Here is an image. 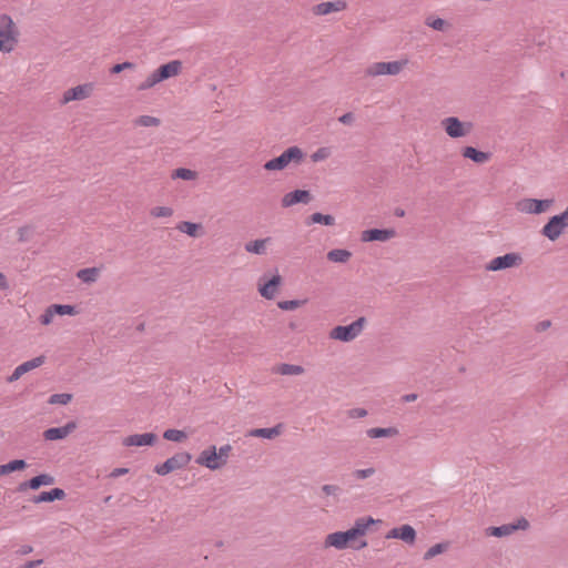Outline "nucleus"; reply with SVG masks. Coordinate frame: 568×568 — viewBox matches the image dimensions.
I'll list each match as a JSON object with an SVG mask.
<instances>
[{"label": "nucleus", "mask_w": 568, "mask_h": 568, "mask_svg": "<svg viewBox=\"0 0 568 568\" xmlns=\"http://www.w3.org/2000/svg\"><path fill=\"white\" fill-rule=\"evenodd\" d=\"M32 550H33L32 546H30V545H23V546H21V547H20V549L18 550V552H19L20 555H29V554H31V552H32Z\"/></svg>", "instance_id": "60"}, {"label": "nucleus", "mask_w": 568, "mask_h": 568, "mask_svg": "<svg viewBox=\"0 0 568 568\" xmlns=\"http://www.w3.org/2000/svg\"><path fill=\"white\" fill-rule=\"evenodd\" d=\"M523 263V257L519 253L511 252L501 256L490 260L485 268L490 272H497L506 268L518 267Z\"/></svg>", "instance_id": "7"}, {"label": "nucleus", "mask_w": 568, "mask_h": 568, "mask_svg": "<svg viewBox=\"0 0 568 568\" xmlns=\"http://www.w3.org/2000/svg\"><path fill=\"white\" fill-rule=\"evenodd\" d=\"M18 29L8 14L0 16V52H11L18 43Z\"/></svg>", "instance_id": "2"}, {"label": "nucleus", "mask_w": 568, "mask_h": 568, "mask_svg": "<svg viewBox=\"0 0 568 568\" xmlns=\"http://www.w3.org/2000/svg\"><path fill=\"white\" fill-rule=\"evenodd\" d=\"M395 236L396 231L394 229H369L362 232L361 240L363 242H386Z\"/></svg>", "instance_id": "15"}, {"label": "nucleus", "mask_w": 568, "mask_h": 568, "mask_svg": "<svg viewBox=\"0 0 568 568\" xmlns=\"http://www.w3.org/2000/svg\"><path fill=\"white\" fill-rule=\"evenodd\" d=\"M307 224H323L332 226L335 224V219L331 214H322L320 212H315L310 216Z\"/></svg>", "instance_id": "33"}, {"label": "nucleus", "mask_w": 568, "mask_h": 568, "mask_svg": "<svg viewBox=\"0 0 568 568\" xmlns=\"http://www.w3.org/2000/svg\"><path fill=\"white\" fill-rule=\"evenodd\" d=\"M32 232H33V227L32 226H30V225L21 226L18 230L19 241L20 242H26L29 239V236L32 234Z\"/></svg>", "instance_id": "51"}, {"label": "nucleus", "mask_w": 568, "mask_h": 568, "mask_svg": "<svg viewBox=\"0 0 568 568\" xmlns=\"http://www.w3.org/2000/svg\"><path fill=\"white\" fill-rule=\"evenodd\" d=\"M425 24L437 31H444L447 27V22L444 19L434 17L426 18Z\"/></svg>", "instance_id": "42"}, {"label": "nucleus", "mask_w": 568, "mask_h": 568, "mask_svg": "<svg viewBox=\"0 0 568 568\" xmlns=\"http://www.w3.org/2000/svg\"><path fill=\"white\" fill-rule=\"evenodd\" d=\"M395 215L398 216V217H402L405 215V211L403 209H397L395 211Z\"/></svg>", "instance_id": "64"}, {"label": "nucleus", "mask_w": 568, "mask_h": 568, "mask_svg": "<svg viewBox=\"0 0 568 568\" xmlns=\"http://www.w3.org/2000/svg\"><path fill=\"white\" fill-rule=\"evenodd\" d=\"M305 153L296 145L290 146L281 155L264 163L263 168L266 171H282L291 163L300 165L304 160Z\"/></svg>", "instance_id": "1"}, {"label": "nucleus", "mask_w": 568, "mask_h": 568, "mask_svg": "<svg viewBox=\"0 0 568 568\" xmlns=\"http://www.w3.org/2000/svg\"><path fill=\"white\" fill-rule=\"evenodd\" d=\"M156 440V435L153 433L134 434L123 439V445L130 446H152Z\"/></svg>", "instance_id": "19"}, {"label": "nucleus", "mask_w": 568, "mask_h": 568, "mask_svg": "<svg viewBox=\"0 0 568 568\" xmlns=\"http://www.w3.org/2000/svg\"><path fill=\"white\" fill-rule=\"evenodd\" d=\"M53 483H54L53 476H51L49 474H40V475L31 478L30 480L20 484L19 489L24 490L27 488H30V489L36 490V489L40 488L41 486L52 485Z\"/></svg>", "instance_id": "20"}, {"label": "nucleus", "mask_w": 568, "mask_h": 568, "mask_svg": "<svg viewBox=\"0 0 568 568\" xmlns=\"http://www.w3.org/2000/svg\"><path fill=\"white\" fill-rule=\"evenodd\" d=\"M159 77L162 81L176 77L182 71V62L180 60H172L156 69Z\"/></svg>", "instance_id": "21"}, {"label": "nucleus", "mask_w": 568, "mask_h": 568, "mask_svg": "<svg viewBox=\"0 0 568 568\" xmlns=\"http://www.w3.org/2000/svg\"><path fill=\"white\" fill-rule=\"evenodd\" d=\"M311 201V193L306 190H295L286 193L282 200L281 204L283 207H290L298 203L307 204Z\"/></svg>", "instance_id": "18"}, {"label": "nucleus", "mask_w": 568, "mask_h": 568, "mask_svg": "<svg viewBox=\"0 0 568 568\" xmlns=\"http://www.w3.org/2000/svg\"><path fill=\"white\" fill-rule=\"evenodd\" d=\"M352 256V253L345 248H334L327 253V260L334 263H346Z\"/></svg>", "instance_id": "32"}, {"label": "nucleus", "mask_w": 568, "mask_h": 568, "mask_svg": "<svg viewBox=\"0 0 568 568\" xmlns=\"http://www.w3.org/2000/svg\"><path fill=\"white\" fill-rule=\"evenodd\" d=\"M71 398H72V396L70 394H67V393L53 394L50 397L49 403L50 404L67 405L71 400Z\"/></svg>", "instance_id": "48"}, {"label": "nucleus", "mask_w": 568, "mask_h": 568, "mask_svg": "<svg viewBox=\"0 0 568 568\" xmlns=\"http://www.w3.org/2000/svg\"><path fill=\"white\" fill-rule=\"evenodd\" d=\"M9 287L6 275L0 272V290H7Z\"/></svg>", "instance_id": "61"}, {"label": "nucleus", "mask_w": 568, "mask_h": 568, "mask_svg": "<svg viewBox=\"0 0 568 568\" xmlns=\"http://www.w3.org/2000/svg\"><path fill=\"white\" fill-rule=\"evenodd\" d=\"M191 458V454L186 452L175 454L168 458L163 464L156 465L154 471L158 475L165 476L174 470L185 467L190 463Z\"/></svg>", "instance_id": "8"}, {"label": "nucleus", "mask_w": 568, "mask_h": 568, "mask_svg": "<svg viewBox=\"0 0 568 568\" xmlns=\"http://www.w3.org/2000/svg\"><path fill=\"white\" fill-rule=\"evenodd\" d=\"M282 433V425H276L274 427H270V428H255V429H251L248 433H247V436L250 437H260V438H264V439H273L275 437H277L278 435H281Z\"/></svg>", "instance_id": "24"}, {"label": "nucleus", "mask_w": 568, "mask_h": 568, "mask_svg": "<svg viewBox=\"0 0 568 568\" xmlns=\"http://www.w3.org/2000/svg\"><path fill=\"white\" fill-rule=\"evenodd\" d=\"M550 325H551V322L549 320H545L537 324L536 329L538 332H542V331H546L547 328H549Z\"/></svg>", "instance_id": "58"}, {"label": "nucleus", "mask_w": 568, "mask_h": 568, "mask_svg": "<svg viewBox=\"0 0 568 568\" xmlns=\"http://www.w3.org/2000/svg\"><path fill=\"white\" fill-rule=\"evenodd\" d=\"M343 538L345 539L346 547H351L355 550H361L367 547V541L365 538H359L352 528L346 531H342Z\"/></svg>", "instance_id": "22"}, {"label": "nucleus", "mask_w": 568, "mask_h": 568, "mask_svg": "<svg viewBox=\"0 0 568 568\" xmlns=\"http://www.w3.org/2000/svg\"><path fill=\"white\" fill-rule=\"evenodd\" d=\"M408 59L388 62H373L365 69V74L371 78L381 75H398L407 65Z\"/></svg>", "instance_id": "4"}, {"label": "nucleus", "mask_w": 568, "mask_h": 568, "mask_svg": "<svg viewBox=\"0 0 568 568\" xmlns=\"http://www.w3.org/2000/svg\"><path fill=\"white\" fill-rule=\"evenodd\" d=\"M26 467L27 463L23 459H13L4 465H0V476L24 469Z\"/></svg>", "instance_id": "35"}, {"label": "nucleus", "mask_w": 568, "mask_h": 568, "mask_svg": "<svg viewBox=\"0 0 568 568\" xmlns=\"http://www.w3.org/2000/svg\"><path fill=\"white\" fill-rule=\"evenodd\" d=\"M560 216L562 217V222L565 223L566 227H568V204L565 211L560 213Z\"/></svg>", "instance_id": "63"}, {"label": "nucleus", "mask_w": 568, "mask_h": 568, "mask_svg": "<svg viewBox=\"0 0 568 568\" xmlns=\"http://www.w3.org/2000/svg\"><path fill=\"white\" fill-rule=\"evenodd\" d=\"M552 199L538 200L524 197L515 203V207L519 213L538 215L546 213L552 206Z\"/></svg>", "instance_id": "5"}, {"label": "nucleus", "mask_w": 568, "mask_h": 568, "mask_svg": "<svg viewBox=\"0 0 568 568\" xmlns=\"http://www.w3.org/2000/svg\"><path fill=\"white\" fill-rule=\"evenodd\" d=\"M375 473H376V469L374 467H367V468H363V469H355L352 473V477L354 479H356V480H364V479L369 478L373 475H375Z\"/></svg>", "instance_id": "45"}, {"label": "nucleus", "mask_w": 568, "mask_h": 568, "mask_svg": "<svg viewBox=\"0 0 568 568\" xmlns=\"http://www.w3.org/2000/svg\"><path fill=\"white\" fill-rule=\"evenodd\" d=\"M65 497V493L61 488H53L50 491H42L38 496H34L32 501L34 504L51 503L54 500H61Z\"/></svg>", "instance_id": "23"}, {"label": "nucleus", "mask_w": 568, "mask_h": 568, "mask_svg": "<svg viewBox=\"0 0 568 568\" xmlns=\"http://www.w3.org/2000/svg\"><path fill=\"white\" fill-rule=\"evenodd\" d=\"M55 313L52 311V306L45 308V311L40 315L39 321L42 325L47 326L53 322V317Z\"/></svg>", "instance_id": "49"}, {"label": "nucleus", "mask_w": 568, "mask_h": 568, "mask_svg": "<svg viewBox=\"0 0 568 568\" xmlns=\"http://www.w3.org/2000/svg\"><path fill=\"white\" fill-rule=\"evenodd\" d=\"M271 241V237L258 239L247 242L244 246L245 251L252 254L263 255L266 253V244Z\"/></svg>", "instance_id": "29"}, {"label": "nucleus", "mask_w": 568, "mask_h": 568, "mask_svg": "<svg viewBox=\"0 0 568 568\" xmlns=\"http://www.w3.org/2000/svg\"><path fill=\"white\" fill-rule=\"evenodd\" d=\"M348 416L351 418H363L367 416V410L364 408H353L348 410Z\"/></svg>", "instance_id": "53"}, {"label": "nucleus", "mask_w": 568, "mask_h": 568, "mask_svg": "<svg viewBox=\"0 0 568 568\" xmlns=\"http://www.w3.org/2000/svg\"><path fill=\"white\" fill-rule=\"evenodd\" d=\"M446 549H447V544H443V542L436 544V545L432 546L424 554V559L429 560V559L434 558L435 556L443 554Z\"/></svg>", "instance_id": "44"}, {"label": "nucleus", "mask_w": 568, "mask_h": 568, "mask_svg": "<svg viewBox=\"0 0 568 568\" xmlns=\"http://www.w3.org/2000/svg\"><path fill=\"white\" fill-rule=\"evenodd\" d=\"M338 121L343 124H352L354 121V114L352 112H347L338 118Z\"/></svg>", "instance_id": "55"}, {"label": "nucleus", "mask_w": 568, "mask_h": 568, "mask_svg": "<svg viewBox=\"0 0 568 568\" xmlns=\"http://www.w3.org/2000/svg\"><path fill=\"white\" fill-rule=\"evenodd\" d=\"M163 438L170 442L181 443L187 438V434L181 429L170 428L163 433Z\"/></svg>", "instance_id": "38"}, {"label": "nucleus", "mask_w": 568, "mask_h": 568, "mask_svg": "<svg viewBox=\"0 0 568 568\" xmlns=\"http://www.w3.org/2000/svg\"><path fill=\"white\" fill-rule=\"evenodd\" d=\"M347 8V3L345 0H335V1H326L321 2L313 7L312 11L315 16H327L333 12H341Z\"/></svg>", "instance_id": "16"}, {"label": "nucleus", "mask_w": 568, "mask_h": 568, "mask_svg": "<svg viewBox=\"0 0 568 568\" xmlns=\"http://www.w3.org/2000/svg\"><path fill=\"white\" fill-rule=\"evenodd\" d=\"M399 539L408 545H413L416 540V530L410 525L399 526Z\"/></svg>", "instance_id": "36"}, {"label": "nucleus", "mask_w": 568, "mask_h": 568, "mask_svg": "<svg viewBox=\"0 0 568 568\" xmlns=\"http://www.w3.org/2000/svg\"><path fill=\"white\" fill-rule=\"evenodd\" d=\"M304 367L301 366V365H295V364H281L278 367H277V373L281 374V375H286V376H296V375H302L304 373Z\"/></svg>", "instance_id": "34"}, {"label": "nucleus", "mask_w": 568, "mask_h": 568, "mask_svg": "<svg viewBox=\"0 0 568 568\" xmlns=\"http://www.w3.org/2000/svg\"><path fill=\"white\" fill-rule=\"evenodd\" d=\"M150 215L155 219L171 217L173 215V209L170 206H154L151 209Z\"/></svg>", "instance_id": "40"}, {"label": "nucleus", "mask_w": 568, "mask_h": 568, "mask_svg": "<svg viewBox=\"0 0 568 568\" xmlns=\"http://www.w3.org/2000/svg\"><path fill=\"white\" fill-rule=\"evenodd\" d=\"M77 428V424L74 422H69L64 426L61 427H52L48 428L43 432V437L45 440H60L68 437L74 429Z\"/></svg>", "instance_id": "17"}, {"label": "nucleus", "mask_w": 568, "mask_h": 568, "mask_svg": "<svg viewBox=\"0 0 568 568\" xmlns=\"http://www.w3.org/2000/svg\"><path fill=\"white\" fill-rule=\"evenodd\" d=\"M51 306L55 315H75L78 313L72 305L52 304Z\"/></svg>", "instance_id": "41"}, {"label": "nucleus", "mask_w": 568, "mask_h": 568, "mask_svg": "<svg viewBox=\"0 0 568 568\" xmlns=\"http://www.w3.org/2000/svg\"><path fill=\"white\" fill-rule=\"evenodd\" d=\"M129 471L128 468H114L111 473H110V477L112 478H116V477H120L122 475H125L126 473Z\"/></svg>", "instance_id": "57"}, {"label": "nucleus", "mask_w": 568, "mask_h": 568, "mask_svg": "<svg viewBox=\"0 0 568 568\" xmlns=\"http://www.w3.org/2000/svg\"><path fill=\"white\" fill-rule=\"evenodd\" d=\"M100 275V268L87 267L77 272V277L83 283L91 284L98 281Z\"/></svg>", "instance_id": "31"}, {"label": "nucleus", "mask_w": 568, "mask_h": 568, "mask_svg": "<svg viewBox=\"0 0 568 568\" xmlns=\"http://www.w3.org/2000/svg\"><path fill=\"white\" fill-rule=\"evenodd\" d=\"M386 538H396V539H399V527H395V528L390 529V530L387 532Z\"/></svg>", "instance_id": "59"}, {"label": "nucleus", "mask_w": 568, "mask_h": 568, "mask_svg": "<svg viewBox=\"0 0 568 568\" xmlns=\"http://www.w3.org/2000/svg\"><path fill=\"white\" fill-rule=\"evenodd\" d=\"M282 283L281 275L276 272L271 278L261 277L258 281V293L266 300H273Z\"/></svg>", "instance_id": "12"}, {"label": "nucleus", "mask_w": 568, "mask_h": 568, "mask_svg": "<svg viewBox=\"0 0 568 568\" xmlns=\"http://www.w3.org/2000/svg\"><path fill=\"white\" fill-rule=\"evenodd\" d=\"M176 229L191 237H199L203 234L202 225L194 222L183 221L176 225Z\"/></svg>", "instance_id": "27"}, {"label": "nucleus", "mask_w": 568, "mask_h": 568, "mask_svg": "<svg viewBox=\"0 0 568 568\" xmlns=\"http://www.w3.org/2000/svg\"><path fill=\"white\" fill-rule=\"evenodd\" d=\"M566 229L565 223L560 214L551 216L548 222L542 226L540 233L542 236L551 242H555L560 237Z\"/></svg>", "instance_id": "11"}, {"label": "nucleus", "mask_w": 568, "mask_h": 568, "mask_svg": "<svg viewBox=\"0 0 568 568\" xmlns=\"http://www.w3.org/2000/svg\"><path fill=\"white\" fill-rule=\"evenodd\" d=\"M172 178L190 181V180H194L196 178V173L190 169L180 168L173 172Z\"/></svg>", "instance_id": "43"}, {"label": "nucleus", "mask_w": 568, "mask_h": 568, "mask_svg": "<svg viewBox=\"0 0 568 568\" xmlns=\"http://www.w3.org/2000/svg\"><path fill=\"white\" fill-rule=\"evenodd\" d=\"M304 304L301 300L281 301L277 306L283 311H293Z\"/></svg>", "instance_id": "46"}, {"label": "nucleus", "mask_w": 568, "mask_h": 568, "mask_svg": "<svg viewBox=\"0 0 568 568\" xmlns=\"http://www.w3.org/2000/svg\"><path fill=\"white\" fill-rule=\"evenodd\" d=\"M162 82L161 78L159 77V72L154 70L152 73H150L138 87V90L140 91H146L151 88L155 87L158 83Z\"/></svg>", "instance_id": "37"}, {"label": "nucleus", "mask_w": 568, "mask_h": 568, "mask_svg": "<svg viewBox=\"0 0 568 568\" xmlns=\"http://www.w3.org/2000/svg\"><path fill=\"white\" fill-rule=\"evenodd\" d=\"M132 68H134V64L132 62H129V61L123 62V63H118V64L112 67L111 73H120L123 70L132 69Z\"/></svg>", "instance_id": "52"}, {"label": "nucleus", "mask_w": 568, "mask_h": 568, "mask_svg": "<svg viewBox=\"0 0 568 568\" xmlns=\"http://www.w3.org/2000/svg\"><path fill=\"white\" fill-rule=\"evenodd\" d=\"M331 155V150L328 148H320L312 155L311 159L313 162H321L327 159Z\"/></svg>", "instance_id": "47"}, {"label": "nucleus", "mask_w": 568, "mask_h": 568, "mask_svg": "<svg viewBox=\"0 0 568 568\" xmlns=\"http://www.w3.org/2000/svg\"><path fill=\"white\" fill-rule=\"evenodd\" d=\"M230 452H231L230 445L221 446L217 452V456L221 457V460H225V463H226Z\"/></svg>", "instance_id": "54"}, {"label": "nucleus", "mask_w": 568, "mask_h": 568, "mask_svg": "<svg viewBox=\"0 0 568 568\" xmlns=\"http://www.w3.org/2000/svg\"><path fill=\"white\" fill-rule=\"evenodd\" d=\"M398 429L396 427H373L366 430L367 437L375 438H385V437H395L398 435Z\"/></svg>", "instance_id": "26"}, {"label": "nucleus", "mask_w": 568, "mask_h": 568, "mask_svg": "<svg viewBox=\"0 0 568 568\" xmlns=\"http://www.w3.org/2000/svg\"><path fill=\"white\" fill-rule=\"evenodd\" d=\"M324 547L325 548L333 547L338 550L347 548L346 544H345V539L343 538L342 531H335V532L328 534L325 538Z\"/></svg>", "instance_id": "30"}, {"label": "nucleus", "mask_w": 568, "mask_h": 568, "mask_svg": "<svg viewBox=\"0 0 568 568\" xmlns=\"http://www.w3.org/2000/svg\"><path fill=\"white\" fill-rule=\"evenodd\" d=\"M44 361H45L44 356L41 355V356L34 357L30 361H27V362L18 365L14 368V371L12 372V374L7 377V382L13 383V382L18 381L26 373L40 367L44 363Z\"/></svg>", "instance_id": "14"}, {"label": "nucleus", "mask_w": 568, "mask_h": 568, "mask_svg": "<svg viewBox=\"0 0 568 568\" xmlns=\"http://www.w3.org/2000/svg\"><path fill=\"white\" fill-rule=\"evenodd\" d=\"M322 491L326 496H338L342 493V489L337 485L326 484L322 486Z\"/></svg>", "instance_id": "50"}, {"label": "nucleus", "mask_w": 568, "mask_h": 568, "mask_svg": "<svg viewBox=\"0 0 568 568\" xmlns=\"http://www.w3.org/2000/svg\"><path fill=\"white\" fill-rule=\"evenodd\" d=\"M366 325L365 317H358L356 321L352 322L349 325H338L329 331V338L335 341H341L344 343H348L357 338L364 327Z\"/></svg>", "instance_id": "3"}, {"label": "nucleus", "mask_w": 568, "mask_h": 568, "mask_svg": "<svg viewBox=\"0 0 568 568\" xmlns=\"http://www.w3.org/2000/svg\"><path fill=\"white\" fill-rule=\"evenodd\" d=\"M196 463L199 465L205 466L211 470L219 469L225 465V460H221V457L217 456L215 446H211L202 450L199 457L196 458Z\"/></svg>", "instance_id": "13"}, {"label": "nucleus", "mask_w": 568, "mask_h": 568, "mask_svg": "<svg viewBox=\"0 0 568 568\" xmlns=\"http://www.w3.org/2000/svg\"><path fill=\"white\" fill-rule=\"evenodd\" d=\"M377 521L373 517H362L355 520L352 529L359 538H364L369 527Z\"/></svg>", "instance_id": "28"}, {"label": "nucleus", "mask_w": 568, "mask_h": 568, "mask_svg": "<svg viewBox=\"0 0 568 568\" xmlns=\"http://www.w3.org/2000/svg\"><path fill=\"white\" fill-rule=\"evenodd\" d=\"M463 156L475 163H485L490 159V153L479 151L473 146H466L463 149Z\"/></svg>", "instance_id": "25"}, {"label": "nucleus", "mask_w": 568, "mask_h": 568, "mask_svg": "<svg viewBox=\"0 0 568 568\" xmlns=\"http://www.w3.org/2000/svg\"><path fill=\"white\" fill-rule=\"evenodd\" d=\"M442 126L449 138L458 139L468 135L473 130L471 122H463L456 116H448L442 120Z\"/></svg>", "instance_id": "6"}, {"label": "nucleus", "mask_w": 568, "mask_h": 568, "mask_svg": "<svg viewBox=\"0 0 568 568\" xmlns=\"http://www.w3.org/2000/svg\"><path fill=\"white\" fill-rule=\"evenodd\" d=\"M94 84L93 83H83L79 84L74 88H71L63 92L60 103L62 105L68 104L72 101H82L90 98L93 93Z\"/></svg>", "instance_id": "10"}, {"label": "nucleus", "mask_w": 568, "mask_h": 568, "mask_svg": "<svg viewBox=\"0 0 568 568\" xmlns=\"http://www.w3.org/2000/svg\"><path fill=\"white\" fill-rule=\"evenodd\" d=\"M417 399V394H406L403 396V400L406 402V403H409V402H414Z\"/></svg>", "instance_id": "62"}, {"label": "nucleus", "mask_w": 568, "mask_h": 568, "mask_svg": "<svg viewBox=\"0 0 568 568\" xmlns=\"http://www.w3.org/2000/svg\"><path fill=\"white\" fill-rule=\"evenodd\" d=\"M42 562H43L42 559L29 560L24 565H22L18 568H36V567L40 566Z\"/></svg>", "instance_id": "56"}, {"label": "nucleus", "mask_w": 568, "mask_h": 568, "mask_svg": "<svg viewBox=\"0 0 568 568\" xmlns=\"http://www.w3.org/2000/svg\"><path fill=\"white\" fill-rule=\"evenodd\" d=\"M529 527V521L525 517H520L514 523L504 524L497 527H488L486 529V535L501 538L510 536L517 530H527Z\"/></svg>", "instance_id": "9"}, {"label": "nucleus", "mask_w": 568, "mask_h": 568, "mask_svg": "<svg viewBox=\"0 0 568 568\" xmlns=\"http://www.w3.org/2000/svg\"><path fill=\"white\" fill-rule=\"evenodd\" d=\"M161 123L160 119L152 115H140L134 120V124L139 126H159Z\"/></svg>", "instance_id": "39"}]
</instances>
